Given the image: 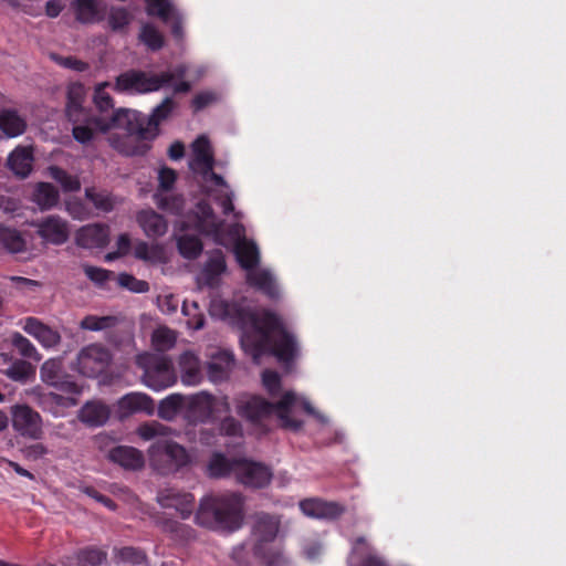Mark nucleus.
Returning <instances> with one entry per match:
<instances>
[{"label":"nucleus","mask_w":566,"mask_h":566,"mask_svg":"<svg viewBox=\"0 0 566 566\" xmlns=\"http://www.w3.org/2000/svg\"><path fill=\"white\" fill-rule=\"evenodd\" d=\"M179 227L181 231H185L177 238L178 249L184 258L195 259L202 250L199 238L187 232L195 230L211 238L218 244L233 247L238 262L247 271L248 283L270 297L279 295V287L272 273L268 270L255 269L260 260V252L253 241L245 239L242 224L234 222L226 227L213 213L211 207L205 201H200L184 220L179 221Z\"/></svg>","instance_id":"1"},{"label":"nucleus","mask_w":566,"mask_h":566,"mask_svg":"<svg viewBox=\"0 0 566 566\" xmlns=\"http://www.w3.org/2000/svg\"><path fill=\"white\" fill-rule=\"evenodd\" d=\"M155 405L153 399L144 392H129L118 399L116 413L120 419L128 418L135 413L151 415Z\"/></svg>","instance_id":"21"},{"label":"nucleus","mask_w":566,"mask_h":566,"mask_svg":"<svg viewBox=\"0 0 566 566\" xmlns=\"http://www.w3.org/2000/svg\"><path fill=\"white\" fill-rule=\"evenodd\" d=\"M136 220L144 233L149 238L161 237L167 232L168 226L166 220L151 209L139 211Z\"/></svg>","instance_id":"30"},{"label":"nucleus","mask_w":566,"mask_h":566,"mask_svg":"<svg viewBox=\"0 0 566 566\" xmlns=\"http://www.w3.org/2000/svg\"><path fill=\"white\" fill-rule=\"evenodd\" d=\"M54 60L62 66L72 69L75 71H85L87 69V64L83 61L76 60L74 57L67 56V57H55Z\"/></svg>","instance_id":"59"},{"label":"nucleus","mask_w":566,"mask_h":566,"mask_svg":"<svg viewBox=\"0 0 566 566\" xmlns=\"http://www.w3.org/2000/svg\"><path fill=\"white\" fill-rule=\"evenodd\" d=\"M158 502L163 507H172L180 513L182 518H187L192 512L195 499L189 493L167 489L158 494Z\"/></svg>","instance_id":"24"},{"label":"nucleus","mask_w":566,"mask_h":566,"mask_svg":"<svg viewBox=\"0 0 566 566\" xmlns=\"http://www.w3.org/2000/svg\"><path fill=\"white\" fill-rule=\"evenodd\" d=\"M117 284L133 293H146L149 284L146 281L138 280L128 273H120L116 277Z\"/></svg>","instance_id":"50"},{"label":"nucleus","mask_w":566,"mask_h":566,"mask_svg":"<svg viewBox=\"0 0 566 566\" xmlns=\"http://www.w3.org/2000/svg\"><path fill=\"white\" fill-rule=\"evenodd\" d=\"M322 553V546L318 543H313L308 546L304 547V554L306 558L314 560L316 559Z\"/></svg>","instance_id":"64"},{"label":"nucleus","mask_w":566,"mask_h":566,"mask_svg":"<svg viewBox=\"0 0 566 566\" xmlns=\"http://www.w3.org/2000/svg\"><path fill=\"white\" fill-rule=\"evenodd\" d=\"M134 256L151 264L166 263L168 254L164 245L148 244L145 241H136L134 244Z\"/></svg>","instance_id":"33"},{"label":"nucleus","mask_w":566,"mask_h":566,"mask_svg":"<svg viewBox=\"0 0 566 566\" xmlns=\"http://www.w3.org/2000/svg\"><path fill=\"white\" fill-rule=\"evenodd\" d=\"M237 461L238 459L230 460L221 453H214L207 468L208 474L213 478L234 476Z\"/></svg>","instance_id":"40"},{"label":"nucleus","mask_w":566,"mask_h":566,"mask_svg":"<svg viewBox=\"0 0 566 566\" xmlns=\"http://www.w3.org/2000/svg\"><path fill=\"white\" fill-rule=\"evenodd\" d=\"M84 272L86 276L97 284H104L113 275L112 272L96 266L85 265Z\"/></svg>","instance_id":"55"},{"label":"nucleus","mask_w":566,"mask_h":566,"mask_svg":"<svg viewBox=\"0 0 566 566\" xmlns=\"http://www.w3.org/2000/svg\"><path fill=\"white\" fill-rule=\"evenodd\" d=\"M115 323L116 318L113 316L88 315L81 321L80 326L86 331L98 332L114 326Z\"/></svg>","instance_id":"48"},{"label":"nucleus","mask_w":566,"mask_h":566,"mask_svg":"<svg viewBox=\"0 0 566 566\" xmlns=\"http://www.w3.org/2000/svg\"><path fill=\"white\" fill-rule=\"evenodd\" d=\"M22 328L46 348L56 346L61 340V336L56 331L42 324L35 317L25 318Z\"/></svg>","instance_id":"27"},{"label":"nucleus","mask_w":566,"mask_h":566,"mask_svg":"<svg viewBox=\"0 0 566 566\" xmlns=\"http://www.w3.org/2000/svg\"><path fill=\"white\" fill-rule=\"evenodd\" d=\"M186 399V395H169L159 402L158 416L165 420H172L177 416L185 418Z\"/></svg>","instance_id":"34"},{"label":"nucleus","mask_w":566,"mask_h":566,"mask_svg":"<svg viewBox=\"0 0 566 566\" xmlns=\"http://www.w3.org/2000/svg\"><path fill=\"white\" fill-rule=\"evenodd\" d=\"M226 271V261L221 253H214L197 276L198 285L212 287L218 284L219 276Z\"/></svg>","instance_id":"31"},{"label":"nucleus","mask_w":566,"mask_h":566,"mask_svg":"<svg viewBox=\"0 0 566 566\" xmlns=\"http://www.w3.org/2000/svg\"><path fill=\"white\" fill-rule=\"evenodd\" d=\"M59 191L48 182H39L32 195V201L39 206L41 210H49L57 205Z\"/></svg>","instance_id":"36"},{"label":"nucleus","mask_w":566,"mask_h":566,"mask_svg":"<svg viewBox=\"0 0 566 566\" xmlns=\"http://www.w3.org/2000/svg\"><path fill=\"white\" fill-rule=\"evenodd\" d=\"M176 178H177V175H176L175 170L167 168V167H163L161 169H159V171H158L159 190H158V192L155 193V201L160 209L166 210L170 213L179 214L182 209V206H184L182 198H180V197L166 198V197H163V195H161L163 191H167L172 188V186L176 181Z\"/></svg>","instance_id":"20"},{"label":"nucleus","mask_w":566,"mask_h":566,"mask_svg":"<svg viewBox=\"0 0 566 566\" xmlns=\"http://www.w3.org/2000/svg\"><path fill=\"white\" fill-rule=\"evenodd\" d=\"M347 563L348 566H388L381 557L375 554L364 537H358L352 543Z\"/></svg>","instance_id":"22"},{"label":"nucleus","mask_w":566,"mask_h":566,"mask_svg":"<svg viewBox=\"0 0 566 566\" xmlns=\"http://www.w3.org/2000/svg\"><path fill=\"white\" fill-rule=\"evenodd\" d=\"M158 306L165 314H172L179 306V300L172 294H164L158 296Z\"/></svg>","instance_id":"58"},{"label":"nucleus","mask_w":566,"mask_h":566,"mask_svg":"<svg viewBox=\"0 0 566 566\" xmlns=\"http://www.w3.org/2000/svg\"><path fill=\"white\" fill-rule=\"evenodd\" d=\"M185 154V146L180 142L174 143L168 150V155L171 159L178 160L184 157Z\"/></svg>","instance_id":"63"},{"label":"nucleus","mask_w":566,"mask_h":566,"mask_svg":"<svg viewBox=\"0 0 566 566\" xmlns=\"http://www.w3.org/2000/svg\"><path fill=\"white\" fill-rule=\"evenodd\" d=\"M116 557L120 566H147L146 555L134 547L120 548Z\"/></svg>","instance_id":"44"},{"label":"nucleus","mask_w":566,"mask_h":566,"mask_svg":"<svg viewBox=\"0 0 566 566\" xmlns=\"http://www.w3.org/2000/svg\"><path fill=\"white\" fill-rule=\"evenodd\" d=\"M6 375L14 381H27L34 375V368L24 360H15L6 370Z\"/></svg>","instance_id":"47"},{"label":"nucleus","mask_w":566,"mask_h":566,"mask_svg":"<svg viewBox=\"0 0 566 566\" xmlns=\"http://www.w3.org/2000/svg\"><path fill=\"white\" fill-rule=\"evenodd\" d=\"M11 421L13 429L21 436L39 439L42 436L41 416L27 405L11 407Z\"/></svg>","instance_id":"14"},{"label":"nucleus","mask_w":566,"mask_h":566,"mask_svg":"<svg viewBox=\"0 0 566 566\" xmlns=\"http://www.w3.org/2000/svg\"><path fill=\"white\" fill-rule=\"evenodd\" d=\"M174 107L172 98L167 97L154 108L149 118L137 111L119 108L109 119L97 117L93 118L91 123L101 133L120 130V139L111 138V145L119 153L130 156L142 151L134 144L139 139H147L151 130L169 116Z\"/></svg>","instance_id":"3"},{"label":"nucleus","mask_w":566,"mask_h":566,"mask_svg":"<svg viewBox=\"0 0 566 566\" xmlns=\"http://www.w3.org/2000/svg\"><path fill=\"white\" fill-rule=\"evenodd\" d=\"M105 558V554L98 549H86L80 555L82 566H99Z\"/></svg>","instance_id":"54"},{"label":"nucleus","mask_w":566,"mask_h":566,"mask_svg":"<svg viewBox=\"0 0 566 566\" xmlns=\"http://www.w3.org/2000/svg\"><path fill=\"white\" fill-rule=\"evenodd\" d=\"M137 433L143 440L148 441L156 437L165 436L166 428L163 424H160L156 421H153V422L144 423V424L139 426L137 429Z\"/></svg>","instance_id":"52"},{"label":"nucleus","mask_w":566,"mask_h":566,"mask_svg":"<svg viewBox=\"0 0 566 566\" xmlns=\"http://www.w3.org/2000/svg\"><path fill=\"white\" fill-rule=\"evenodd\" d=\"M216 99H217L216 94H213L211 92H203V93L198 94L193 98L192 105H193L196 111H200L203 107H206L209 104H211L212 102H214Z\"/></svg>","instance_id":"60"},{"label":"nucleus","mask_w":566,"mask_h":566,"mask_svg":"<svg viewBox=\"0 0 566 566\" xmlns=\"http://www.w3.org/2000/svg\"><path fill=\"white\" fill-rule=\"evenodd\" d=\"M27 128L25 120L13 109H3L0 113V129L9 138L18 137Z\"/></svg>","instance_id":"35"},{"label":"nucleus","mask_w":566,"mask_h":566,"mask_svg":"<svg viewBox=\"0 0 566 566\" xmlns=\"http://www.w3.org/2000/svg\"><path fill=\"white\" fill-rule=\"evenodd\" d=\"M209 358L207 365L208 377L212 382H220L228 379L234 367L232 353L217 347L210 348L207 353Z\"/></svg>","instance_id":"18"},{"label":"nucleus","mask_w":566,"mask_h":566,"mask_svg":"<svg viewBox=\"0 0 566 566\" xmlns=\"http://www.w3.org/2000/svg\"><path fill=\"white\" fill-rule=\"evenodd\" d=\"M108 459L128 470H138L144 467L145 459L143 453L136 448L119 446L112 449Z\"/></svg>","instance_id":"29"},{"label":"nucleus","mask_w":566,"mask_h":566,"mask_svg":"<svg viewBox=\"0 0 566 566\" xmlns=\"http://www.w3.org/2000/svg\"><path fill=\"white\" fill-rule=\"evenodd\" d=\"M176 340V332L166 326H159L151 334L153 347L158 352L171 349L175 346Z\"/></svg>","instance_id":"42"},{"label":"nucleus","mask_w":566,"mask_h":566,"mask_svg":"<svg viewBox=\"0 0 566 566\" xmlns=\"http://www.w3.org/2000/svg\"><path fill=\"white\" fill-rule=\"evenodd\" d=\"M10 280L15 284V286L22 291L30 290L33 287L39 286V283L36 281L21 277V276H11Z\"/></svg>","instance_id":"62"},{"label":"nucleus","mask_w":566,"mask_h":566,"mask_svg":"<svg viewBox=\"0 0 566 566\" xmlns=\"http://www.w3.org/2000/svg\"><path fill=\"white\" fill-rule=\"evenodd\" d=\"M229 412L230 402L227 396L216 397L200 391L187 395L184 419L191 424L208 423Z\"/></svg>","instance_id":"8"},{"label":"nucleus","mask_w":566,"mask_h":566,"mask_svg":"<svg viewBox=\"0 0 566 566\" xmlns=\"http://www.w3.org/2000/svg\"><path fill=\"white\" fill-rule=\"evenodd\" d=\"M244 499L238 493L209 496L201 501L197 523L220 531L239 530L244 521Z\"/></svg>","instance_id":"6"},{"label":"nucleus","mask_w":566,"mask_h":566,"mask_svg":"<svg viewBox=\"0 0 566 566\" xmlns=\"http://www.w3.org/2000/svg\"><path fill=\"white\" fill-rule=\"evenodd\" d=\"M139 41L151 51H158L164 46L163 33L151 23H144L138 34Z\"/></svg>","instance_id":"41"},{"label":"nucleus","mask_w":566,"mask_h":566,"mask_svg":"<svg viewBox=\"0 0 566 566\" xmlns=\"http://www.w3.org/2000/svg\"><path fill=\"white\" fill-rule=\"evenodd\" d=\"M33 159L32 147L18 146L10 153L7 165L15 176L27 178L32 171Z\"/></svg>","instance_id":"28"},{"label":"nucleus","mask_w":566,"mask_h":566,"mask_svg":"<svg viewBox=\"0 0 566 566\" xmlns=\"http://www.w3.org/2000/svg\"><path fill=\"white\" fill-rule=\"evenodd\" d=\"M210 314L220 319H230L241 325V345L255 363L269 350L282 364H289L298 355V345L293 334L275 314L268 311L237 308L221 297L210 302Z\"/></svg>","instance_id":"2"},{"label":"nucleus","mask_w":566,"mask_h":566,"mask_svg":"<svg viewBox=\"0 0 566 566\" xmlns=\"http://www.w3.org/2000/svg\"><path fill=\"white\" fill-rule=\"evenodd\" d=\"M185 74V66H178L174 71L163 72L160 74L128 70L116 77L115 90L128 94L156 92L166 85H170L175 77L182 78Z\"/></svg>","instance_id":"7"},{"label":"nucleus","mask_w":566,"mask_h":566,"mask_svg":"<svg viewBox=\"0 0 566 566\" xmlns=\"http://www.w3.org/2000/svg\"><path fill=\"white\" fill-rule=\"evenodd\" d=\"M62 373V361L60 359H49L42 365L40 376L45 384L74 396H78L82 392V387L74 381L64 379Z\"/></svg>","instance_id":"17"},{"label":"nucleus","mask_w":566,"mask_h":566,"mask_svg":"<svg viewBox=\"0 0 566 566\" xmlns=\"http://www.w3.org/2000/svg\"><path fill=\"white\" fill-rule=\"evenodd\" d=\"M86 198L93 202L94 207L104 212H108L115 207V199L106 191H96L94 188H86Z\"/></svg>","instance_id":"46"},{"label":"nucleus","mask_w":566,"mask_h":566,"mask_svg":"<svg viewBox=\"0 0 566 566\" xmlns=\"http://www.w3.org/2000/svg\"><path fill=\"white\" fill-rule=\"evenodd\" d=\"M235 406L241 417L252 423H260L264 429L273 417H276L281 426L286 429H300L303 426V421L298 418L301 408L322 423L328 421L323 415L316 412L305 397L297 396L294 391H285L275 405L261 397L242 394L235 398Z\"/></svg>","instance_id":"4"},{"label":"nucleus","mask_w":566,"mask_h":566,"mask_svg":"<svg viewBox=\"0 0 566 566\" xmlns=\"http://www.w3.org/2000/svg\"><path fill=\"white\" fill-rule=\"evenodd\" d=\"M109 230L103 224H87L82 227L75 235L76 243L86 249L102 248L107 244Z\"/></svg>","instance_id":"23"},{"label":"nucleus","mask_w":566,"mask_h":566,"mask_svg":"<svg viewBox=\"0 0 566 566\" xmlns=\"http://www.w3.org/2000/svg\"><path fill=\"white\" fill-rule=\"evenodd\" d=\"M48 170L50 177L61 185L63 191L74 192L80 190L81 182L76 176L70 175L67 171L56 166H51Z\"/></svg>","instance_id":"43"},{"label":"nucleus","mask_w":566,"mask_h":566,"mask_svg":"<svg viewBox=\"0 0 566 566\" xmlns=\"http://www.w3.org/2000/svg\"><path fill=\"white\" fill-rule=\"evenodd\" d=\"M74 8L77 20L83 23H96L104 19V11L95 0H75Z\"/></svg>","instance_id":"37"},{"label":"nucleus","mask_w":566,"mask_h":566,"mask_svg":"<svg viewBox=\"0 0 566 566\" xmlns=\"http://www.w3.org/2000/svg\"><path fill=\"white\" fill-rule=\"evenodd\" d=\"M150 465L160 473H171L188 465L191 455L181 444L159 439L148 450Z\"/></svg>","instance_id":"10"},{"label":"nucleus","mask_w":566,"mask_h":566,"mask_svg":"<svg viewBox=\"0 0 566 566\" xmlns=\"http://www.w3.org/2000/svg\"><path fill=\"white\" fill-rule=\"evenodd\" d=\"M85 98V88L80 83L71 84L67 88V104L66 114L69 118L76 123L80 120V114L82 113V104Z\"/></svg>","instance_id":"39"},{"label":"nucleus","mask_w":566,"mask_h":566,"mask_svg":"<svg viewBox=\"0 0 566 566\" xmlns=\"http://www.w3.org/2000/svg\"><path fill=\"white\" fill-rule=\"evenodd\" d=\"M66 210L73 219L84 220L88 218V212L80 202H67Z\"/></svg>","instance_id":"61"},{"label":"nucleus","mask_w":566,"mask_h":566,"mask_svg":"<svg viewBox=\"0 0 566 566\" xmlns=\"http://www.w3.org/2000/svg\"><path fill=\"white\" fill-rule=\"evenodd\" d=\"M111 359V354L105 347L92 344L78 353L76 369L83 376L95 377L108 367Z\"/></svg>","instance_id":"12"},{"label":"nucleus","mask_w":566,"mask_h":566,"mask_svg":"<svg viewBox=\"0 0 566 566\" xmlns=\"http://www.w3.org/2000/svg\"><path fill=\"white\" fill-rule=\"evenodd\" d=\"M12 345L21 356L35 361L41 359V356L34 345L21 334L17 333L13 335Z\"/></svg>","instance_id":"49"},{"label":"nucleus","mask_w":566,"mask_h":566,"mask_svg":"<svg viewBox=\"0 0 566 566\" xmlns=\"http://www.w3.org/2000/svg\"><path fill=\"white\" fill-rule=\"evenodd\" d=\"M147 13L160 18L165 23L171 25L175 38H184L182 17L175 6L168 0H146Z\"/></svg>","instance_id":"16"},{"label":"nucleus","mask_w":566,"mask_h":566,"mask_svg":"<svg viewBox=\"0 0 566 566\" xmlns=\"http://www.w3.org/2000/svg\"><path fill=\"white\" fill-rule=\"evenodd\" d=\"M32 226L36 228L38 235L46 244L62 245L70 238V224L60 216H48L33 222Z\"/></svg>","instance_id":"15"},{"label":"nucleus","mask_w":566,"mask_h":566,"mask_svg":"<svg viewBox=\"0 0 566 566\" xmlns=\"http://www.w3.org/2000/svg\"><path fill=\"white\" fill-rule=\"evenodd\" d=\"M213 164L214 156L211 144L205 135H201L191 144L189 168L202 176L206 193L221 206L223 213L233 212V218L239 220L242 214L241 212H234L232 203L234 195L226 180L212 171Z\"/></svg>","instance_id":"5"},{"label":"nucleus","mask_w":566,"mask_h":566,"mask_svg":"<svg viewBox=\"0 0 566 566\" xmlns=\"http://www.w3.org/2000/svg\"><path fill=\"white\" fill-rule=\"evenodd\" d=\"M109 418V408L99 401L86 402L78 411V419L88 427H101Z\"/></svg>","instance_id":"32"},{"label":"nucleus","mask_w":566,"mask_h":566,"mask_svg":"<svg viewBox=\"0 0 566 566\" xmlns=\"http://www.w3.org/2000/svg\"><path fill=\"white\" fill-rule=\"evenodd\" d=\"M181 381L187 386H197L201 382L203 375L201 361L197 354L191 350L184 352L178 360Z\"/></svg>","instance_id":"26"},{"label":"nucleus","mask_w":566,"mask_h":566,"mask_svg":"<svg viewBox=\"0 0 566 566\" xmlns=\"http://www.w3.org/2000/svg\"><path fill=\"white\" fill-rule=\"evenodd\" d=\"M220 431L224 436L241 437L242 428L234 418L226 417L220 424Z\"/></svg>","instance_id":"57"},{"label":"nucleus","mask_w":566,"mask_h":566,"mask_svg":"<svg viewBox=\"0 0 566 566\" xmlns=\"http://www.w3.org/2000/svg\"><path fill=\"white\" fill-rule=\"evenodd\" d=\"M300 509L304 515L314 518H334L344 511L339 504L319 499H306L301 501Z\"/></svg>","instance_id":"25"},{"label":"nucleus","mask_w":566,"mask_h":566,"mask_svg":"<svg viewBox=\"0 0 566 566\" xmlns=\"http://www.w3.org/2000/svg\"><path fill=\"white\" fill-rule=\"evenodd\" d=\"M0 248L9 253H19L25 250L27 241L17 229L0 224Z\"/></svg>","instance_id":"38"},{"label":"nucleus","mask_w":566,"mask_h":566,"mask_svg":"<svg viewBox=\"0 0 566 566\" xmlns=\"http://www.w3.org/2000/svg\"><path fill=\"white\" fill-rule=\"evenodd\" d=\"M136 364L144 371V385L151 390H164L177 381L172 361L167 356L144 353L137 356Z\"/></svg>","instance_id":"9"},{"label":"nucleus","mask_w":566,"mask_h":566,"mask_svg":"<svg viewBox=\"0 0 566 566\" xmlns=\"http://www.w3.org/2000/svg\"><path fill=\"white\" fill-rule=\"evenodd\" d=\"M107 21L113 31H119L129 24L130 14L124 8H112Z\"/></svg>","instance_id":"51"},{"label":"nucleus","mask_w":566,"mask_h":566,"mask_svg":"<svg viewBox=\"0 0 566 566\" xmlns=\"http://www.w3.org/2000/svg\"><path fill=\"white\" fill-rule=\"evenodd\" d=\"M116 247H117L116 252L107 253L105 255L106 261H108V262L113 261L119 256L127 255L130 252L132 241H130L129 235L127 233L120 234L117 239Z\"/></svg>","instance_id":"53"},{"label":"nucleus","mask_w":566,"mask_h":566,"mask_svg":"<svg viewBox=\"0 0 566 566\" xmlns=\"http://www.w3.org/2000/svg\"><path fill=\"white\" fill-rule=\"evenodd\" d=\"M109 86L108 82L98 83L95 86L93 102L96 108H98L102 113H105L113 108V98L111 95L106 92V87ZM115 112H113L111 115H98V117H103L105 119H109L112 115ZM93 118H97V116H92L88 119L85 120L84 124L74 125L72 133L73 137L76 142L81 144H87L94 140L96 134H102L99 130L96 129L95 125L91 123ZM111 134V132L108 133ZM111 138H117L120 139V130H113Z\"/></svg>","instance_id":"11"},{"label":"nucleus","mask_w":566,"mask_h":566,"mask_svg":"<svg viewBox=\"0 0 566 566\" xmlns=\"http://www.w3.org/2000/svg\"><path fill=\"white\" fill-rule=\"evenodd\" d=\"M182 314L187 317L188 328L199 331L205 326L203 313L199 310L197 302H187L182 304Z\"/></svg>","instance_id":"45"},{"label":"nucleus","mask_w":566,"mask_h":566,"mask_svg":"<svg viewBox=\"0 0 566 566\" xmlns=\"http://www.w3.org/2000/svg\"><path fill=\"white\" fill-rule=\"evenodd\" d=\"M262 382H263L264 388L268 390V392L270 395L274 396L276 392H279L280 386H281V379L276 373L265 370L262 374Z\"/></svg>","instance_id":"56"},{"label":"nucleus","mask_w":566,"mask_h":566,"mask_svg":"<svg viewBox=\"0 0 566 566\" xmlns=\"http://www.w3.org/2000/svg\"><path fill=\"white\" fill-rule=\"evenodd\" d=\"M280 521L271 515L260 513L254 516L252 528V541L254 542V553L262 554L263 544L274 541L279 533Z\"/></svg>","instance_id":"19"},{"label":"nucleus","mask_w":566,"mask_h":566,"mask_svg":"<svg viewBox=\"0 0 566 566\" xmlns=\"http://www.w3.org/2000/svg\"><path fill=\"white\" fill-rule=\"evenodd\" d=\"M272 476V470L260 462L238 459L234 467V478L238 482L249 488H264L271 482Z\"/></svg>","instance_id":"13"}]
</instances>
